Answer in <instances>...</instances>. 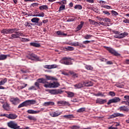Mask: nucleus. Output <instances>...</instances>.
<instances>
[{
    "label": "nucleus",
    "mask_w": 129,
    "mask_h": 129,
    "mask_svg": "<svg viewBox=\"0 0 129 129\" xmlns=\"http://www.w3.org/2000/svg\"><path fill=\"white\" fill-rule=\"evenodd\" d=\"M45 77L46 78V79L47 80H52V81L55 80V81H56L57 80L55 78H53L52 77L48 76H47V75H45Z\"/></svg>",
    "instance_id": "obj_32"
},
{
    "label": "nucleus",
    "mask_w": 129,
    "mask_h": 129,
    "mask_svg": "<svg viewBox=\"0 0 129 129\" xmlns=\"http://www.w3.org/2000/svg\"><path fill=\"white\" fill-rule=\"evenodd\" d=\"M109 95L114 97L115 96V93L114 92L110 91V92H109Z\"/></svg>",
    "instance_id": "obj_55"
},
{
    "label": "nucleus",
    "mask_w": 129,
    "mask_h": 129,
    "mask_svg": "<svg viewBox=\"0 0 129 129\" xmlns=\"http://www.w3.org/2000/svg\"><path fill=\"white\" fill-rule=\"evenodd\" d=\"M2 34H8L9 30L8 29H4L3 30L1 31Z\"/></svg>",
    "instance_id": "obj_42"
},
{
    "label": "nucleus",
    "mask_w": 129,
    "mask_h": 129,
    "mask_svg": "<svg viewBox=\"0 0 129 129\" xmlns=\"http://www.w3.org/2000/svg\"><path fill=\"white\" fill-rule=\"evenodd\" d=\"M28 90H37L36 87L32 86L31 87L28 88Z\"/></svg>",
    "instance_id": "obj_50"
},
{
    "label": "nucleus",
    "mask_w": 129,
    "mask_h": 129,
    "mask_svg": "<svg viewBox=\"0 0 129 129\" xmlns=\"http://www.w3.org/2000/svg\"><path fill=\"white\" fill-rule=\"evenodd\" d=\"M111 13H112V15H113L114 16H116L118 15V13H117L116 12V11H115L114 10H112L111 11Z\"/></svg>",
    "instance_id": "obj_51"
},
{
    "label": "nucleus",
    "mask_w": 129,
    "mask_h": 129,
    "mask_svg": "<svg viewBox=\"0 0 129 129\" xmlns=\"http://www.w3.org/2000/svg\"><path fill=\"white\" fill-rule=\"evenodd\" d=\"M7 125H8L9 127L12 129H22L20 126L17 123L13 121H11L10 122L7 123Z\"/></svg>",
    "instance_id": "obj_3"
},
{
    "label": "nucleus",
    "mask_w": 129,
    "mask_h": 129,
    "mask_svg": "<svg viewBox=\"0 0 129 129\" xmlns=\"http://www.w3.org/2000/svg\"><path fill=\"white\" fill-rule=\"evenodd\" d=\"M74 21H75V19L73 18H71V19L69 18V19L68 20H67V22H73Z\"/></svg>",
    "instance_id": "obj_63"
},
{
    "label": "nucleus",
    "mask_w": 129,
    "mask_h": 129,
    "mask_svg": "<svg viewBox=\"0 0 129 129\" xmlns=\"http://www.w3.org/2000/svg\"><path fill=\"white\" fill-rule=\"evenodd\" d=\"M20 29H19L17 28H14V29H8V32H9V34H13L16 31H18Z\"/></svg>",
    "instance_id": "obj_24"
},
{
    "label": "nucleus",
    "mask_w": 129,
    "mask_h": 129,
    "mask_svg": "<svg viewBox=\"0 0 129 129\" xmlns=\"http://www.w3.org/2000/svg\"><path fill=\"white\" fill-rule=\"evenodd\" d=\"M7 118L11 119H15L17 118V115L16 114H9Z\"/></svg>",
    "instance_id": "obj_20"
},
{
    "label": "nucleus",
    "mask_w": 129,
    "mask_h": 129,
    "mask_svg": "<svg viewBox=\"0 0 129 129\" xmlns=\"http://www.w3.org/2000/svg\"><path fill=\"white\" fill-rule=\"evenodd\" d=\"M122 37L124 38L128 35V33L124 32V33H121L119 34Z\"/></svg>",
    "instance_id": "obj_44"
},
{
    "label": "nucleus",
    "mask_w": 129,
    "mask_h": 129,
    "mask_svg": "<svg viewBox=\"0 0 129 129\" xmlns=\"http://www.w3.org/2000/svg\"><path fill=\"white\" fill-rule=\"evenodd\" d=\"M64 49L68 51H73L75 48L73 46H66L64 47Z\"/></svg>",
    "instance_id": "obj_38"
},
{
    "label": "nucleus",
    "mask_w": 129,
    "mask_h": 129,
    "mask_svg": "<svg viewBox=\"0 0 129 129\" xmlns=\"http://www.w3.org/2000/svg\"><path fill=\"white\" fill-rule=\"evenodd\" d=\"M66 9V6L64 5H61L60 7H59V12L62 11Z\"/></svg>",
    "instance_id": "obj_46"
},
{
    "label": "nucleus",
    "mask_w": 129,
    "mask_h": 129,
    "mask_svg": "<svg viewBox=\"0 0 129 129\" xmlns=\"http://www.w3.org/2000/svg\"><path fill=\"white\" fill-rule=\"evenodd\" d=\"M58 86H59V84L58 82H53L52 83H48V84H44V87L46 88H55L58 87Z\"/></svg>",
    "instance_id": "obj_2"
},
{
    "label": "nucleus",
    "mask_w": 129,
    "mask_h": 129,
    "mask_svg": "<svg viewBox=\"0 0 129 129\" xmlns=\"http://www.w3.org/2000/svg\"><path fill=\"white\" fill-rule=\"evenodd\" d=\"M71 102L73 103H76L77 102V99L76 98H74L71 100Z\"/></svg>",
    "instance_id": "obj_64"
},
{
    "label": "nucleus",
    "mask_w": 129,
    "mask_h": 129,
    "mask_svg": "<svg viewBox=\"0 0 129 129\" xmlns=\"http://www.w3.org/2000/svg\"><path fill=\"white\" fill-rule=\"evenodd\" d=\"M21 40L24 42L29 41V39L26 38H21Z\"/></svg>",
    "instance_id": "obj_52"
},
{
    "label": "nucleus",
    "mask_w": 129,
    "mask_h": 129,
    "mask_svg": "<svg viewBox=\"0 0 129 129\" xmlns=\"http://www.w3.org/2000/svg\"><path fill=\"white\" fill-rule=\"evenodd\" d=\"M103 14H106V15H108V16L110 15V13L108 12V11H103Z\"/></svg>",
    "instance_id": "obj_60"
},
{
    "label": "nucleus",
    "mask_w": 129,
    "mask_h": 129,
    "mask_svg": "<svg viewBox=\"0 0 129 129\" xmlns=\"http://www.w3.org/2000/svg\"><path fill=\"white\" fill-rule=\"evenodd\" d=\"M10 54L5 55V54H1L0 55V60H6L8 57H10Z\"/></svg>",
    "instance_id": "obj_22"
},
{
    "label": "nucleus",
    "mask_w": 129,
    "mask_h": 129,
    "mask_svg": "<svg viewBox=\"0 0 129 129\" xmlns=\"http://www.w3.org/2000/svg\"><path fill=\"white\" fill-rule=\"evenodd\" d=\"M37 82H38L39 83L44 85L49 84V83L47 82V79H45L43 78L37 79Z\"/></svg>",
    "instance_id": "obj_11"
},
{
    "label": "nucleus",
    "mask_w": 129,
    "mask_h": 129,
    "mask_svg": "<svg viewBox=\"0 0 129 129\" xmlns=\"http://www.w3.org/2000/svg\"><path fill=\"white\" fill-rule=\"evenodd\" d=\"M48 9L47 5H42L39 7V10H47Z\"/></svg>",
    "instance_id": "obj_31"
},
{
    "label": "nucleus",
    "mask_w": 129,
    "mask_h": 129,
    "mask_svg": "<svg viewBox=\"0 0 129 129\" xmlns=\"http://www.w3.org/2000/svg\"><path fill=\"white\" fill-rule=\"evenodd\" d=\"M120 101V98H119L118 97H115V98H113L112 99L109 100L108 103H107V104H108V105H109L112 103H118Z\"/></svg>",
    "instance_id": "obj_7"
},
{
    "label": "nucleus",
    "mask_w": 129,
    "mask_h": 129,
    "mask_svg": "<svg viewBox=\"0 0 129 129\" xmlns=\"http://www.w3.org/2000/svg\"><path fill=\"white\" fill-rule=\"evenodd\" d=\"M28 118L30 120H33V121H36V117H35L34 116H29L28 117Z\"/></svg>",
    "instance_id": "obj_47"
},
{
    "label": "nucleus",
    "mask_w": 129,
    "mask_h": 129,
    "mask_svg": "<svg viewBox=\"0 0 129 129\" xmlns=\"http://www.w3.org/2000/svg\"><path fill=\"white\" fill-rule=\"evenodd\" d=\"M44 15H45L44 13H42L41 14H35L34 15H33V17H39L43 18L44 17Z\"/></svg>",
    "instance_id": "obj_39"
},
{
    "label": "nucleus",
    "mask_w": 129,
    "mask_h": 129,
    "mask_svg": "<svg viewBox=\"0 0 129 129\" xmlns=\"http://www.w3.org/2000/svg\"><path fill=\"white\" fill-rule=\"evenodd\" d=\"M44 110V108H41L39 109V110H34L33 114H37L39 113L40 112L43 111Z\"/></svg>",
    "instance_id": "obj_35"
},
{
    "label": "nucleus",
    "mask_w": 129,
    "mask_h": 129,
    "mask_svg": "<svg viewBox=\"0 0 129 129\" xmlns=\"http://www.w3.org/2000/svg\"><path fill=\"white\" fill-rule=\"evenodd\" d=\"M75 9H78L79 10H81L82 9V7L81 5H77L75 6Z\"/></svg>",
    "instance_id": "obj_48"
},
{
    "label": "nucleus",
    "mask_w": 129,
    "mask_h": 129,
    "mask_svg": "<svg viewBox=\"0 0 129 129\" xmlns=\"http://www.w3.org/2000/svg\"><path fill=\"white\" fill-rule=\"evenodd\" d=\"M112 33H113L114 34H115L116 35H119L120 34L119 31H116L115 30L112 31Z\"/></svg>",
    "instance_id": "obj_62"
},
{
    "label": "nucleus",
    "mask_w": 129,
    "mask_h": 129,
    "mask_svg": "<svg viewBox=\"0 0 129 129\" xmlns=\"http://www.w3.org/2000/svg\"><path fill=\"white\" fill-rule=\"evenodd\" d=\"M63 117L66 118H75L74 115L73 114H69V115H63Z\"/></svg>",
    "instance_id": "obj_40"
},
{
    "label": "nucleus",
    "mask_w": 129,
    "mask_h": 129,
    "mask_svg": "<svg viewBox=\"0 0 129 129\" xmlns=\"http://www.w3.org/2000/svg\"><path fill=\"white\" fill-rule=\"evenodd\" d=\"M34 85L36 87L37 89H39L40 88V85L39 83L38 82H36L34 84Z\"/></svg>",
    "instance_id": "obj_54"
},
{
    "label": "nucleus",
    "mask_w": 129,
    "mask_h": 129,
    "mask_svg": "<svg viewBox=\"0 0 129 129\" xmlns=\"http://www.w3.org/2000/svg\"><path fill=\"white\" fill-rule=\"evenodd\" d=\"M27 113L29 114H33L34 113V110L29 109L27 110Z\"/></svg>",
    "instance_id": "obj_58"
},
{
    "label": "nucleus",
    "mask_w": 129,
    "mask_h": 129,
    "mask_svg": "<svg viewBox=\"0 0 129 129\" xmlns=\"http://www.w3.org/2000/svg\"><path fill=\"white\" fill-rule=\"evenodd\" d=\"M40 19L38 18H33L31 19L32 23H38V21H39Z\"/></svg>",
    "instance_id": "obj_36"
},
{
    "label": "nucleus",
    "mask_w": 129,
    "mask_h": 129,
    "mask_svg": "<svg viewBox=\"0 0 129 129\" xmlns=\"http://www.w3.org/2000/svg\"><path fill=\"white\" fill-rule=\"evenodd\" d=\"M114 38H117V39H122L123 38L120 35V34H118V35H114Z\"/></svg>",
    "instance_id": "obj_53"
},
{
    "label": "nucleus",
    "mask_w": 129,
    "mask_h": 129,
    "mask_svg": "<svg viewBox=\"0 0 129 129\" xmlns=\"http://www.w3.org/2000/svg\"><path fill=\"white\" fill-rule=\"evenodd\" d=\"M101 8H103L108 10L111 9V7L108 5H101Z\"/></svg>",
    "instance_id": "obj_49"
},
{
    "label": "nucleus",
    "mask_w": 129,
    "mask_h": 129,
    "mask_svg": "<svg viewBox=\"0 0 129 129\" xmlns=\"http://www.w3.org/2000/svg\"><path fill=\"white\" fill-rule=\"evenodd\" d=\"M104 48L108 50L109 53L110 54L115 55V56H120V54L117 52L116 51L114 50L113 48L109 47H107V46H103Z\"/></svg>",
    "instance_id": "obj_4"
},
{
    "label": "nucleus",
    "mask_w": 129,
    "mask_h": 129,
    "mask_svg": "<svg viewBox=\"0 0 129 129\" xmlns=\"http://www.w3.org/2000/svg\"><path fill=\"white\" fill-rule=\"evenodd\" d=\"M67 94H68V98H73L75 96V93L73 92H66Z\"/></svg>",
    "instance_id": "obj_26"
},
{
    "label": "nucleus",
    "mask_w": 129,
    "mask_h": 129,
    "mask_svg": "<svg viewBox=\"0 0 129 129\" xmlns=\"http://www.w3.org/2000/svg\"><path fill=\"white\" fill-rule=\"evenodd\" d=\"M104 94L105 93H102L101 92H98V93H97L96 94H94V96H101V97H104L105 95H104Z\"/></svg>",
    "instance_id": "obj_33"
},
{
    "label": "nucleus",
    "mask_w": 129,
    "mask_h": 129,
    "mask_svg": "<svg viewBox=\"0 0 129 129\" xmlns=\"http://www.w3.org/2000/svg\"><path fill=\"white\" fill-rule=\"evenodd\" d=\"M83 84H82L81 83H79L74 85L76 89H81L82 88H83Z\"/></svg>",
    "instance_id": "obj_23"
},
{
    "label": "nucleus",
    "mask_w": 129,
    "mask_h": 129,
    "mask_svg": "<svg viewBox=\"0 0 129 129\" xmlns=\"http://www.w3.org/2000/svg\"><path fill=\"white\" fill-rule=\"evenodd\" d=\"M7 82H8V79H7V78H5L3 80H2V81H0V86L1 85H4V84H5ZM6 88L3 87V86H0V89H5Z\"/></svg>",
    "instance_id": "obj_14"
},
{
    "label": "nucleus",
    "mask_w": 129,
    "mask_h": 129,
    "mask_svg": "<svg viewBox=\"0 0 129 129\" xmlns=\"http://www.w3.org/2000/svg\"><path fill=\"white\" fill-rule=\"evenodd\" d=\"M3 107L4 109L7 111H9L10 110V105L8 103H5L3 104Z\"/></svg>",
    "instance_id": "obj_18"
},
{
    "label": "nucleus",
    "mask_w": 129,
    "mask_h": 129,
    "mask_svg": "<svg viewBox=\"0 0 129 129\" xmlns=\"http://www.w3.org/2000/svg\"><path fill=\"white\" fill-rule=\"evenodd\" d=\"M107 102L106 99H98L96 100V103L99 104H104Z\"/></svg>",
    "instance_id": "obj_15"
},
{
    "label": "nucleus",
    "mask_w": 129,
    "mask_h": 129,
    "mask_svg": "<svg viewBox=\"0 0 129 129\" xmlns=\"http://www.w3.org/2000/svg\"><path fill=\"white\" fill-rule=\"evenodd\" d=\"M57 64H54L52 65H46L44 66V68L46 69H53L55 68H57Z\"/></svg>",
    "instance_id": "obj_13"
},
{
    "label": "nucleus",
    "mask_w": 129,
    "mask_h": 129,
    "mask_svg": "<svg viewBox=\"0 0 129 129\" xmlns=\"http://www.w3.org/2000/svg\"><path fill=\"white\" fill-rule=\"evenodd\" d=\"M55 103L53 102H45L44 103V106H48L49 105H54Z\"/></svg>",
    "instance_id": "obj_29"
},
{
    "label": "nucleus",
    "mask_w": 129,
    "mask_h": 129,
    "mask_svg": "<svg viewBox=\"0 0 129 129\" xmlns=\"http://www.w3.org/2000/svg\"><path fill=\"white\" fill-rule=\"evenodd\" d=\"M30 45H31V46H33L35 48H39L40 47H41V45L40 44L35 42L30 43Z\"/></svg>",
    "instance_id": "obj_25"
},
{
    "label": "nucleus",
    "mask_w": 129,
    "mask_h": 129,
    "mask_svg": "<svg viewBox=\"0 0 129 129\" xmlns=\"http://www.w3.org/2000/svg\"><path fill=\"white\" fill-rule=\"evenodd\" d=\"M124 100L122 102V104L125 103L126 105L129 106V95H125L124 96Z\"/></svg>",
    "instance_id": "obj_12"
},
{
    "label": "nucleus",
    "mask_w": 129,
    "mask_h": 129,
    "mask_svg": "<svg viewBox=\"0 0 129 129\" xmlns=\"http://www.w3.org/2000/svg\"><path fill=\"white\" fill-rule=\"evenodd\" d=\"M60 114V113L58 112L57 111H56L55 112H52L51 113H49V115H50L52 117H56L57 116H58Z\"/></svg>",
    "instance_id": "obj_17"
},
{
    "label": "nucleus",
    "mask_w": 129,
    "mask_h": 129,
    "mask_svg": "<svg viewBox=\"0 0 129 129\" xmlns=\"http://www.w3.org/2000/svg\"><path fill=\"white\" fill-rule=\"evenodd\" d=\"M70 74L72 75V77L74 78H78V74H77L76 73H75L73 71H70Z\"/></svg>",
    "instance_id": "obj_30"
},
{
    "label": "nucleus",
    "mask_w": 129,
    "mask_h": 129,
    "mask_svg": "<svg viewBox=\"0 0 129 129\" xmlns=\"http://www.w3.org/2000/svg\"><path fill=\"white\" fill-rule=\"evenodd\" d=\"M118 110H119L120 111H126L128 112L129 110L127 109V108L125 106H121L118 108Z\"/></svg>",
    "instance_id": "obj_21"
},
{
    "label": "nucleus",
    "mask_w": 129,
    "mask_h": 129,
    "mask_svg": "<svg viewBox=\"0 0 129 129\" xmlns=\"http://www.w3.org/2000/svg\"><path fill=\"white\" fill-rule=\"evenodd\" d=\"M60 63L65 65H72L71 59L70 58L63 57L60 60Z\"/></svg>",
    "instance_id": "obj_6"
},
{
    "label": "nucleus",
    "mask_w": 129,
    "mask_h": 129,
    "mask_svg": "<svg viewBox=\"0 0 129 129\" xmlns=\"http://www.w3.org/2000/svg\"><path fill=\"white\" fill-rule=\"evenodd\" d=\"M92 37H93V35H91L90 34H88V35H86L85 36H84V39L86 40H88Z\"/></svg>",
    "instance_id": "obj_45"
},
{
    "label": "nucleus",
    "mask_w": 129,
    "mask_h": 129,
    "mask_svg": "<svg viewBox=\"0 0 129 129\" xmlns=\"http://www.w3.org/2000/svg\"><path fill=\"white\" fill-rule=\"evenodd\" d=\"M84 111H86L85 107L80 108L77 110V112L78 113H83Z\"/></svg>",
    "instance_id": "obj_34"
},
{
    "label": "nucleus",
    "mask_w": 129,
    "mask_h": 129,
    "mask_svg": "<svg viewBox=\"0 0 129 129\" xmlns=\"http://www.w3.org/2000/svg\"><path fill=\"white\" fill-rule=\"evenodd\" d=\"M98 25L106 26V23H103V22H98Z\"/></svg>",
    "instance_id": "obj_56"
},
{
    "label": "nucleus",
    "mask_w": 129,
    "mask_h": 129,
    "mask_svg": "<svg viewBox=\"0 0 129 129\" xmlns=\"http://www.w3.org/2000/svg\"><path fill=\"white\" fill-rule=\"evenodd\" d=\"M113 114L116 116V117H123L124 116L123 114H122L120 113H113Z\"/></svg>",
    "instance_id": "obj_37"
},
{
    "label": "nucleus",
    "mask_w": 129,
    "mask_h": 129,
    "mask_svg": "<svg viewBox=\"0 0 129 129\" xmlns=\"http://www.w3.org/2000/svg\"><path fill=\"white\" fill-rule=\"evenodd\" d=\"M49 92L52 95H57V94H61L63 92L60 90L52 89V90H49Z\"/></svg>",
    "instance_id": "obj_10"
},
{
    "label": "nucleus",
    "mask_w": 129,
    "mask_h": 129,
    "mask_svg": "<svg viewBox=\"0 0 129 129\" xmlns=\"http://www.w3.org/2000/svg\"><path fill=\"white\" fill-rule=\"evenodd\" d=\"M56 34L58 35H62L63 36H67V34L64 33H63L61 31H56Z\"/></svg>",
    "instance_id": "obj_41"
},
{
    "label": "nucleus",
    "mask_w": 129,
    "mask_h": 129,
    "mask_svg": "<svg viewBox=\"0 0 129 129\" xmlns=\"http://www.w3.org/2000/svg\"><path fill=\"white\" fill-rule=\"evenodd\" d=\"M38 5H39V4L38 3H35L32 4L31 5V6L34 7L38 6Z\"/></svg>",
    "instance_id": "obj_57"
},
{
    "label": "nucleus",
    "mask_w": 129,
    "mask_h": 129,
    "mask_svg": "<svg viewBox=\"0 0 129 129\" xmlns=\"http://www.w3.org/2000/svg\"><path fill=\"white\" fill-rule=\"evenodd\" d=\"M36 104V100H26V101L21 103L18 106V108H22L23 107H27L29 105L35 104Z\"/></svg>",
    "instance_id": "obj_1"
},
{
    "label": "nucleus",
    "mask_w": 129,
    "mask_h": 129,
    "mask_svg": "<svg viewBox=\"0 0 129 129\" xmlns=\"http://www.w3.org/2000/svg\"><path fill=\"white\" fill-rule=\"evenodd\" d=\"M69 45H70L73 46H75V47L79 46V47H82V48L86 47V46L85 45H84L83 44H82V43H80L79 42H75L73 43H69Z\"/></svg>",
    "instance_id": "obj_9"
},
{
    "label": "nucleus",
    "mask_w": 129,
    "mask_h": 129,
    "mask_svg": "<svg viewBox=\"0 0 129 129\" xmlns=\"http://www.w3.org/2000/svg\"><path fill=\"white\" fill-rule=\"evenodd\" d=\"M93 83L91 81H85L84 82L83 85L88 87H91L93 86Z\"/></svg>",
    "instance_id": "obj_19"
},
{
    "label": "nucleus",
    "mask_w": 129,
    "mask_h": 129,
    "mask_svg": "<svg viewBox=\"0 0 129 129\" xmlns=\"http://www.w3.org/2000/svg\"><path fill=\"white\" fill-rule=\"evenodd\" d=\"M57 104H62V105L70 106V103L64 100H60L57 102Z\"/></svg>",
    "instance_id": "obj_16"
},
{
    "label": "nucleus",
    "mask_w": 129,
    "mask_h": 129,
    "mask_svg": "<svg viewBox=\"0 0 129 129\" xmlns=\"http://www.w3.org/2000/svg\"><path fill=\"white\" fill-rule=\"evenodd\" d=\"M11 103L14 105H17L20 104V100L18 98H11L10 100Z\"/></svg>",
    "instance_id": "obj_8"
},
{
    "label": "nucleus",
    "mask_w": 129,
    "mask_h": 129,
    "mask_svg": "<svg viewBox=\"0 0 129 129\" xmlns=\"http://www.w3.org/2000/svg\"><path fill=\"white\" fill-rule=\"evenodd\" d=\"M85 68H86V70H89V71L93 70V69H94L93 68V67H91V66H88V65H86L85 66Z\"/></svg>",
    "instance_id": "obj_43"
},
{
    "label": "nucleus",
    "mask_w": 129,
    "mask_h": 129,
    "mask_svg": "<svg viewBox=\"0 0 129 129\" xmlns=\"http://www.w3.org/2000/svg\"><path fill=\"white\" fill-rule=\"evenodd\" d=\"M24 25H25V26H26V27H28L31 28V25H30L29 22H26V23H25Z\"/></svg>",
    "instance_id": "obj_59"
},
{
    "label": "nucleus",
    "mask_w": 129,
    "mask_h": 129,
    "mask_svg": "<svg viewBox=\"0 0 129 129\" xmlns=\"http://www.w3.org/2000/svg\"><path fill=\"white\" fill-rule=\"evenodd\" d=\"M24 86L19 87L21 90L23 89L24 88H26L28 85L27 84H24Z\"/></svg>",
    "instance_id": "obj_61"
},
{
    "label": "nucleus",
    "mask_w": 129,
    "mask_h": 129,
    "mask_svg": "<svg viewBox=\"0 0 129 129\" xmlns=\"http://www.w3.org/2000/svg\"><path fill=\"white\" fill-rule=\"evenodd\" d=\"M84 24V22L83 21H81L80 24H79L78 26H77V31L81 30V29L83 27Z\"/></svg>",
    "instance_id": "obj_28"
},
{
    "label": "nucleus",
    "mask_w": 129,
    "mask_h": 129,
    "mask_svg": "<svg viewBox=\"0 0 129 129\" xmlns=\"http://www.w3.org/2000/svg\"><path fill=\"white\" fill-rule=\"evenodd\" d=\"M21 38L20 35L17 34H12L10 37V39L13 40L14 39Z\"/></svg>",
    "instance_id": "obj_27"
},
{
    "label": "nucleus",
    "mask_w": 129,
    "mask_h": 129,
    "mask_svg": "<svg viewBox=\"0 0 129 129\" xmlns=\"http://www.w3.org/2000/svg\"><path fill=\"white\" fill-rule=\"evenodd\" d=\"M27 58L28 59L31 60H36V61H39L40 58L37 55H36L35 54L32 53L30 54H28L27 55Z\"/></svg>",
    "instance_id": "obj_5"
}]
</instances>
